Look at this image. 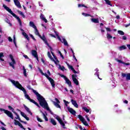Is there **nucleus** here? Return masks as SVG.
I'll return each mask as SVG.
<instances>
[{
	"label": "nucleus",
	"mask_w": 130,
	"mask_h": 130,
	"mask_svg": "<svg viewBox=\"0 0 130 130\" xmlns=\"http://www.w3.org/2000/svg\"><path fill=\"white\" fill-rule=\"evenodd\" d=\"M78 118L80 119V121H81L82 122L83 121H84V119H85V118H84L82 116V115H78Z\"/></svg>",
	"instance_id": "nucleus-32"
},
{
	"label": "nucleus",
	"mask_w": 130,
	"mask_h": 130,
	"mask_svg": "<svg viewBox=\"0 0 130 130\" xmlns=\"http://www.w3.org/2000/svg\"><path fill=\"white\" fill-rule=\"evenodd\" d=\"M13 113H14V114H15V115H16V116H17L15 118V119H18V120H19V121H21V118H20V116H19L18 113H17V112H13Z\"/></svg>",
	"instance_id": "nucleus-25"
},
{
	"label": "nucleus",
	"mask_w": 130,
	"mask_h": 130,
	"mask_svg": "<svg viewBox=\"0 0 130 130\" xmlns=\"http://www.w3.org/2000/svg\"><path fill=\"white\" fill-rule=\"evenodd\" d=\"M35 30V34L36 35H37L38 36H40V34H39V31H38V29H37V27L36 28H34Z\"/></svg>",
	"instance_id": "nucleus-29"
},
{
	"label": "nucleus",
	"mask_w": 130,
	"mask_h": 130,
	"mask_svg": "<svg viewBox=\"0 0 130 130\" xmlns=\"http://www.w3.org/2000/svg\"><path fill=\"white\" fill-rule=\"evenodd\" d=\"M13 1L15 6H16L17 8H19V9H20V8H22V6H21V4L20 3V2H19V0H13Z\"/></svg>",
	"instance_id": "nucleus-13"
},
{
	"label": "nucleus",
	"mask_w": 130,
	"mask_h": 130,
	"mask_svg": "<svg viewBox=\"0 0 130 130\" xmlns=\"http://www.w3.org/2000/svg\"><path fill=\"white\" fill-rule=\"evenodd\" d=\"M54 58L55 59V60L57 61V62H59V60H58L56 56H54Z\"/></svg>",
	"instance_id": "nucleus-58"
},
{
	"label": "nucleus",
	"mask_w": 130,
	"mask_h": 130,
	"mask_svg": "<svg viewBox=\"0 0 130 130\" xmlns=\"http://www.w3.org/2000/svg\"><path fill=\"white\" fill-rule=\"evenodd\" d=\"M29 36H30V37H31V38H32V39H33V40H34V41H36V40L35 39V38H34V36H32V34H29Z\"/></svg>",
	"instance_id": "nucleus-51"
},
{
	"label": "nucleus",
	"mask_w": 130,
	"mask_h": 130,
	"mask_svg": "<svg viewBox=\"0 0 130 130\" xmlns=\"http://www.w3.org/2000/svg\"><path fill=\"white\" fill-rule=\"evenodd\" d=\"M117 61H118V62H119L120 63H122L123 64V63H125L124 62L122 61L121 60H119V59H116Z\"/></svg>",
	"instance_id": "nucleus-53"
},
{
	"label": "nucleus",
	"mask_w": 130,
	"mask_h": 130,
	"mask_svg": "<svg viewBox=\"0 0 130 130\" xmlns=\"http://www.w3.org/2000/svg\"><path fill=\"white\" fill-rule=\"evenodd\" d=\"M126 46H127L128 49H129V50H130V44H127Z\"/></svg>",
	"instance_id": "nucleus-64"
},
{
	"label": "nucleus",
	"mask_w": 130,
	"mask_h": 130,
	"mask_svg": "<svg viewBox=\"0 0 130 130\" xmlns=\"http://www.w3.org/2000/svg\"><path fill=\"white\" fill-rule=\"evenodd\" d=\"M59 68L60 70H61V71H64V67H63V66L61 67V66L60 64H59Z\"/></svg>",
	"instance_id": "nucleus-45"
},
{
	"label": "nucleus",
	"mask_w": 130,
	"mask_h": 130,
	"mask_svg": "<svg viewBox=\"0 0 130 130\" xmlns=\"http://www.w3.org/2000/svg\"><path fill=\"white\" fill-rule=\"evenodd\" d=\"M9 57L12 60V62L9 63V66L12 67V68L15 70V66L14 64H16V60H15V59H14V56H13L12 54L9 55Z\"/></svg>",
	"instance_id": "nucleus-6"
},
{
	"label": "nucleus",
	"mask_w": 130,
	"mask_h": 130,
	"mask_svg": "<svg viewBox=\"0 0 130 130\" xmlns=\"http://www.w3.org/2000/svg\"><path fill=\"white\" fill-rule=\"evenodd\" d=\"M14 124L15 125H18V126H20V127H21V128H22L24 130H26V128L24 127L23 126V125H22V124L21 123H20V122L16 119H14Z\"/></svg>",
	"instance_id": "nucleus-8"
},
{
	"label": "nucleus",
	"mask_w": 130,
	"mask_h": 130,
	"mask_svg": "<svg viewBox=\"0 0 130 130\" xmlns=\"http://www.w3.org/2000/svg\"><path fill=\"white\" fill-rule=\"evenodd\" d=\"M56 119H57V120H58V122L60 123V124H61V125H62V126L63 127V128H64V126H66V124L64 123H67V121H62V120H61V119L59 118L58 117V116H57L56 117Z\"/></svg>",
	"instance_id": "nucleus-7"
},
{
	"label": "nucleus",
	"mask_w": 130,
	"mask_h": 130,
	"mask_svg": "<svg viewBox=\"0 0 130 130\" xmlns=\"http://www.w3.org/2000/svg\"><path fill=\"white\" fill-rule=\"evenodd\" d=\"M65 81L66 82V83L68 84L69 87H72V82H71L69 78H67L66 79H65Z\"/></svg>",
	"instance_id": "nucleus-20"
},
{
	"label": "nucleus",
	"mask_w": 130,
	"mask_h": 130,
	"mask_svg": "<svg viewBox=\"0 0 130 130\" xmlns=\"http://www.w3.org/2000/svg\"><path fill=\"white\" fill-rule=\"evenodd\" d=\"M17 110L18 111L20 112V114H21V116L24 117V118H25V119H26V120H29V117H27V115L26 114H25V113L21 111V110H20L19 109H17Z\"/></svg>",
	"instance_id": "nucleus-11"
},
{
	"label": "nucleus",
	"mask_w": 130,
	"mask_h": 130,
	"mask_svg": "<svg viewBox=\"0 0 130 130\" xmlns=\"http://www.w3.org/2000/svg\"><path fill=\"white\" fill-rule=\"evenodd\" d=\"M53 104L57 108H61L60 105L59 104V103L53 102Z\"/></svg>",
	"instance_id": "nucleus-28"
},
{
	"label": "nucleus",
	"mask_w": 130,
	"mask_h": 130,
	"mask_svg": "<svg viewBox=\"0 0 130 130\" xmlns=\"http://www.w3.org/2000/svg\"><path fill=\"white\" fill-rule=\"evenodd\" d=\"M62 43H64V45H65L66 46H69V44H68V42L67 41V40H66V39L63 38L62 39Z\"/></svg>",
	"instance_id": "nucleus-26"
},
{
	"label": "nucleus",
	"mask_w": 130,
	"mask_h": 130,
	"mask_svg": "<svg viewBox=\"0 0 130 130\" xmlns=\"http://www.w3.org/2000/svg\"><path fill=\"white\" fill-rule=\"evenodd\" d=\"M31 54L32 55L34 56V57H37V56H38V53H37V51L35 50H32L31 51Z\"/></svg>",
	"instance_id": "nucleus-18"
},
{
	"label": "nucleus",
	"mask_w": 130,
	"mask_h": 130,
	"mask_svg": "<svg viewBox=\"0 0 130 130\" xmlns=\"http://www.w3.org/2000/svg\"><path fill=\"white\" fill-rule=\"evenodd\" d=\"M37 119L38 121H39V122H42L43 121V120H42L41 119H40V118H39L38 117V116H37Z\"/></svg>",
	"instance_id": "nucleus-47"
},
{
	"label": "nucleus",
	"mask_w": 130,
	"mask_h": 130,
	"mask_svg": "<svg viewBox=\"0 0 130 130\" xmlns=\"http://www.w3.org/2000/svg\"><path fill=\"white\" fill-rule=\"evenodd\" d=\"M105 2H106V4H107V5H108L109 6H110L111 7H112V4H111V2H110V1H109V0H105Z\"/></svg>",
	"instance_id": "nucleus-33"
},
{
	"label": "nucleus",
	"mask_w": 130,
	"mask_h": 130,
	"mask_svg": "<svg viewBox=\"0 0 130 130\" xmlns=\"http://www.w3.org/2000/svg\"><path fill=\"white\" fill-rule=\"evenodd\" d=\"M94 75H95V76H97L98 79H99L100 80H102V79H101V78H100L99 77V73L95 72V73H94Z\"/></svg>",
	"instance_id": "nucleus-48"
},
{
	"label": "nucleus",
	"mask_w": 130,
	"mask_h": 130,
	"mask_svg": "<svg viewBox=\"0 0 130 130\" xmlns=\"http://www.w3.org/2000/svg\"><path fill=\"white\" fill-rule=\"evenodd\" d=\"M82 109L83 110H84V111L86 112L87 113L90 112V110H89V109L87 108V107H83Z\"/></svg>",
	"instance_id": "nucleus-30"
},
{
	"label": "nucleus",
	"mask_w": 130,
	"mask_h": 130,
	"mask_svg": "<svg viewBox=\"0 0 130 130\" xmlns=\"http://www.w3.org/2000/svg\"><path fill=\"white\" fill-rule=\"evenodd\" d=\"M126 80H130V73H128L126 74Z\"/></svg>",
	"instance_id": "nucleus-49"
},
{
	"label": "nucleus",
	"mask_w": 130,
	"mask_h": 130,
	"mask_svg": "<svg viewBox=\"0 0 130 130\" xmlns=\"http://www.w3.org/2000/svg\"><path fill=\"white\" fill-rule=\"evenodd\" d=\"M48 56L50 58L52 61H54L55 64H57V62H56V61H55V60H54V59L52 57V56H51V54H50V52H48Z\"/></svg>",
	"instance_id": "nucleus-14"
},
{
	"label": "nucleus",
	"mask_w": 130,
	"mask_h": 130,
	"mask_svg": "<svg viewBox=\"0 0 130 130\" xmlns=\"http://www.w3.org/2000/svg\"><path fill=\"white\" fill-rule=\"evenodd\" d=\"M40 19H41V20H42V21H44L45 23H47V19L45 18V17H44V15H43V14L41 13L40 14Z\"/></svg>",
	"instance_id": "nucleus-16"
},
{
	"label": "nucleus",
	"mask_w": 130,
	"mask_h": 130,
	"mask_svg": "<svg viewBox=\"0 0 130 130\" xmlns=\"http://www.w3.org/2000/svg\"><path fill=\"white\" fill-rule=\"evenodd\" d=\"M22 35L25 38H26V39H27L28 41H30V38H29L28 35H27V33L22 32Z\"/></svg>",
	"instance_id": "nucleus-19"
},
{
	"label": "nucleus",
	"mask_w": 130,
	"mask_h": 130,
	"mask_svg": "<svg viewBox=\"0 0 130 130\" xmlns=\"http://www.w3.org/2000/svg\"><path fill=\"white\" fill-rule=\"evenodd\" d=\"M85 118H86L87 120L88 121V122H90V119L89 118L88 115H86Z\"/></svg>",
	"instance_id": "nucleus-59"
},
{
	"label": "nucleus",
	"mask_w": 130,
	"mask_h": 130,
	"mask_svg": "<svg viewBox=\"0 0 130 130\" xmlns=\"http://www.w3.org/2000/svg\"><path fill=\"white\" fill-rule=\"evenodd\" d=\"M52 50H53V49H52V50L50 49V51H51V53L52 54V55L53 56H55V55L54 54V53L53 52H52Z\"/></svg>",
	"instance_id": "nucleus-55"
},
{
	"label": "nucleus",
	"mask_w": 130,
	"mask_h": 130,
	"mask_svg": "<svg viewBox=\"0 0 130 130\" xmlns=\"http://www.w3.org/2000/svg\"><path fill=\"white\" fill-rule=\"evenodd\" d=\"M43 115V117L44 118V119L46 121H48V118H47V117L46 116V115H45V114H44V113L42 112Z\"/></svg>",
	"instance_id": "nucleus-35"
},
{
	"label": "nucleus",
	"mask_w": 130,
	"mask_h": 130,
	"mask_svg": "<svg viewBox=\"0 0 130 130\" xmlns=\"http://www.w3.org/2000/svg\"><path fill=\"white\" fill-rule=\"evenodd\" d=\"M39 37H40V38L44 42L46 45H47L51 50H52V47L49 45V44L48 43V42H47V40L46 39V38H45V36L44 35H43V36L40 35Z\"/></svg>",
	"instance_id": "nucleus-5"
},
{
	"label": "nucleus",
	"mask_w": 130,
	"mask_h": 130,
	"mask_svg": "<svg viewBox=\"0 0 130 130\" xmlns=\"http://www.w3.org/2000/svg\"><path fill=\"white\" fill-rule=\"evenodd\" d=\"M3 8H4V9L6 10V11H7L8 13H10L11 15H12L14 17V18L17 19V21L19 22V25L20 26V27H22V21H21V19H20V17L17 16V15H16L15 13H14V12L12 11V9H10V8H9L8 6H6L5 5H3Z\"/></svg>",
	"instance_id": "nucleus-3"
},
{
	"label": "nucleus",
	"mask_w": 130,
	"mask_h": 130,
	"mask_svg": "<svg viewBox=\"0 0 130 130\" xmlns=\"http://www.w3.org/2000/svg\"><path fill=\"white\" fill-rule=\"evenodd\" d=\"M13 43H14L16 47H17V43L16 42V38L14 36L13 38Z\"/></svg>",
	"instance_id": "nucleus-50"
},
{
	"label": "nucleus",
	"mask_w": 130,
	"mask_h": 130,
	"mask_svg": "<svg viewBox=\"0 0 130 130\" xmlns=\"http://www.w3.org/2000/svg\"><path fill=\"white\" fill-rule=\"evenodd\" d=\"M82 123H83V124L84 125H85V126H89V124H88V123L87 122V121L85 120V119L84 120V121H83V122H82Z\"/></svg>",
	"instance_id": "nucleus-36"
},
{
	"label": "nucleus",
	"mask_w": 130,
	"mask_h": 130,
	"mask_svg": "<svg viewBox=\"0 0 130 130\" xmlns=\"http://www.w3.org/2000/svg\"><path fill=\"white\" fill-rule=\"evenodd\" d=\"M23 107H24V109L26 110V111H27V112L29 113V114H30V115H33V113H32V112H31V110H30V109L29 108H28L26 105H23Z\"/></svg>",
	"instance_id": "nucleus-15"
},
{
	"label": "nucleus",
	"mask_w": 130,
	"mask_h": 130,
	"mask_svg": "<svg viewBox=\"0 0 130 130\" xmlns=\"http://www.w3.org/2000/svg\"><path fill=\"white\" fill-rule=\"evenodd\" d=\"M50 122L53 124V125H56V121H55V120L53 118H51Z\"/></svg>",
	"instance_id": "nucleus-23"
},
{
	"label": "nucleus",
	"mask_w": 130,
	"mask_h": 130,
	"mask_svg": "<svg viewBox=\"0 0 130 130\" xmlns=\"http://www.w3.org/2000/svg\"><path fill=\"white\" fill-rule=\"evenodd\" d=\"M5 22H6V23H7L8 24H10V25H11V26H12V24L11 23V22H10V20H9V19L6 18L5 19Z\"/></svg>",
	"instance_id": "nucleus-44"
},
{
	"label": "nucleus",
	"mask_w": 130,
	"mask_h": 130,
	"mask_svg": "<svg viewBox=\"0 0 130 130\" xmlns=\"http://www.w3.org/2000/svg\"><path fill=\"white\" fill-rule=\"evenodd\" d=\"M67 66L70 70H71L72 72L74 73V74H78V72L75 70V69H74V67H73L72 66L70 65V64L67 63Z\"/></svg>",
	"instance_id": "nucleus-12"
},
{
	"label": "nucleus",
	"mask_w": 130,
	"mask_h": 130,
	"mask_svg": "<svg viewBox=\"0 0 130 130\" xmlns=\"http://www.w3.org/2000/svg\"><path fill=\"white\" fill-rule=\"evenodd\" d=\"M8 40L10 42H13V39L11 37L8 38Z\"/></svg>",
	"instance_id": "nucleus-57"
},
{
	"label": "nucleus",
	"mask_w": 130,
	"mask_h": 130,
	"mask_svg": "<svg viewBox=\"0 0 130 130\" xmlns=\"http://www.w3.org/2000/svg\"><path fill=\"white\" fill-rule=\"evenodd\" d=\"M106 29L107 32H111V29L109 27H106Z\"/></svg>",
	"instance_id": "nucleus-54"
},
{
	"label": "nucleus",
	"mask_w": 130,
	"mask_h": 130,
	"mask_svg": "<svg viewBox=\"0 0 130 130\" xmlns=\"http://www.w3.org/2000/svg\"><path fill=\"white\" fill-rule=\"evenodd\" d=\"M82 15H83V16H85V17H90V14H89L88 13H82Z\"/></svg>",
	"instance_id": "nucleus-46"
},
{
	"label": "nucleus",
	"mask_w": 130,
	"mask_h": 130,
	"mask_svg": "<svg viewBox=\"0 0 130 130\" xmlns=\"http://www.w3.org/2000/svg\"><path fill=\"white\" fill-rule=\"evenodd\" d=\"M121 76L122 78H125V77H126V74L125 73H122Z\"/></svg>",
	"instance_id": "nucleus-56"
},
{
	"label": "nucleus",
	"mask_w": 130,
	"mask_h": 130,
	"mask_svg": "<svg viewBox=\"0 0 130 130\" xmlns=\"http://www.w3.org/2000/svg\"><path fill=\"white\" fill-rule=\"evenodd\" d=\"M23 56L26 59H29V57H28L27 55H24Z\"/></svg>",
	"instance_id": "nucleus-62"
},
{
	"label": "nucleus",
	"mask_w": 130,
	"mask_h": 130,
	"mask_svg": "<svg viewBox=\"0 0 130 130\" xmlns=\"http://www.w3.org/2000/svg\"><path fill=\"white\" fill-rule=\"evenodd\" d=\"M57 38L58 39V40H59V41H60V42H62V41H61V39L60 38L59 36H57Z\"/></svg>",
	"instance_id": "nucleus-61"
},
{
	"label": "nucleus",
	"mask_w": 130,
	"mask_h": 130,
	"mask_svg": "<svg viewBox=\"0 0 130 130\" xmlns=\"http://www.w3.org/2000/svg\"><path fill=\"white\" fill-rule=\"evenodd\" d=\"M72 80L75 85H76L77 86L79 85V81L78 80V79H77V78H74L73 76Z\"/></svg>",
	"instance_id": "nucleus-21"
},
{
	"label": "nucleus",
	"mask_w": 130,
	"mask_h": 130,
	"mask_svg": "<svg viewBox=\"0 0 130 130\" xmlns=\"http://www.w3.org/2000/svg\"><path fill=\"white\" fill-rule=\"evenodd\" d=\"M8 108L10 109V110H12V112H15V109H14V108H13V107H12L11 106H9Z\"/></svg>",
	"instance_id": "nucleus-40"
},
{
	"label": "nucleus",
	"mask_w": 130,
	"mask_h": 130,
	"mask_svg": "<svg viewBox=\"0 0 130 130\" xmlns=\"http://www.w3.org/2000/svg\"><path fill=\"white\" fill-rule=\"evenodd\" d=\"M55 101H56V103H60V102L59 101V100H58V99H57V98H55Z\"/></svg>",
	"instance_id": "nucleus-60"
},
{
	"label": "nucleus",
	"mask_w": 130,
	"mask_h": 130,
	"mask_svg": "<svg viewBox=\"0 0 130 130\" xmlns=\"http://www.w3.org/2000/svg\"><path fill=\"white\" fill-rule=\"evenodd\" d=\"M43 76H45V77H46V78H47L48 80L50 79V77H49V76H48V75H47V74L46 73H44V74H43Z\"/></svg>",
	"instance_id": "nucleus-42"
},
{
	"label": "nucleus",
	"mask_w": 130,
	"mask_h": 130,
	"mask_svg": "<svg viewBox=\"0 0 130 130\" xmlns=\"http://www.w3.org/2000/svg\"><path fill=\"white\" fill-rule=\"evenodd\" d=\"M48 80L49 81L50 83H51V85L52 88H55V82L54 80L51 78H50Z\"/></svg>",
	"instance_id": "nucleus-10"
},
{
	"label": "nucleus",
	"mask_w": 130,
	"mask_h": 130,
	"mask_svg": "<svg viewBox=\"0 0 130 130\" xmlns=\"http://www.w3.org/2000/svg\"><path fill=\"white\" fill-rule=\"evenodd\" d=\"M67 109H68V111L70 113H71V114H72L73 115H76V114L77 113V112H76V111L73 110V108H72L70 107H68Z\"/></svg>",
	"instance_id": "nucleus-9"
},
{
	"label": "nucleus",
	"mask_w": 130,
	"mask_h": 130,
	"mask_svg": "<svg viewBox=\"0 0 130 130\" xmlns=\"http://www.w3.org/2000/svg\"><path fill=\"white\" fill-rule=\"evenodd\" d=\"M78 8L83 7V8H87V6H85L84 4H78Z\"/></svg>",
	"instance_id": "nucleus-39"
},
{
	"label": "nucleus",
	"mask_w": 130,
	"mask_h": 130,
	"mask_svg": "<svg viewBox=\"0 0 130 130\" xmlns=\"http://www.w3.org/2000/svg\"><path fill=\"white\" fill-rule=\"evenodd\" d=\"M4 56L5 55H4V53L0 52V60H1V61H5V59L2 58L4 57Z\"/></svg>",
	"instance_id": "nucleus-27"
},
{
	"label": "nucleus",
	"mask_w": 130,
	"mask_h": 130,
	"mask_svg": "<svg viewBox=\"0 0 130 130\" xmlns=\"http://www.w3.org/2000/svg\"><path fill=\"white\" fill-rule=\"evenodd\" d=\"M120 50H122V49H126V47L125 46L123 45L119 47Z\"/></svg>",
	"instance_id": "nucleus-37"
},
{
	"label": "nucleus",
	"mask_w": 130,
	"mask_h": 130,
	"mask_svg": "<svg viewBox=\"0 0 130 130\" xmlns=\"http://www.w3.org/2000/svg\"><path fill=\"white\" fill-rule=\"evenodd\" d=\"M59 76H60L61 78H63V79H66L68 77L67 76L62 75V74H60Z\"/></svg>",
	"instance_id": "nucleus-52"
},
{
	"label": "nucleus",
	"mask_w": 130,
	"mask_h": 130,
	"mask_svg": "<svg viewBox=\"0 0 130 130\" xmlns=\"http://www.w3.org/2000/svg\"><path fill=\"white\" fill-rule=\"evenodd\" d=\"M91 20L93 23H99V19H98V18H91Z\"/></svg>",
	"instance_id": "nucleus-24"
},
{
	"label": "nucleus",
	"mask_w": 130,
	"mask_h": 130,
	"mask_svg": "<svg viewBox=\"0 0 130 130\" xmlns=\"http://www.w3.org/2000/svg\"><path fill=\"white\" fill-rule=\"evenodd\" d=\"M23 75L24 77H27V71H26V69H25V67H23Z\"/></svg>",
	"instance_id": "nucleus-31"
},
{
	"label": "nucleus",
	"mask_w": 130,
	"mask_h": 130,
	"mask_svg": "<svg viewBox=\"0 0 130 130\" xmlns=\"http://www.w3.org/2000/svg\"><path fill=\"white\" fill-rule=\"evenodd\" d=\"M17 12H18V13H19V15H20V16H22V17L26 18V16H25V15L24 14V13H23V12L22 11H20L18 10Z\"/></svg>",
	"instance_id": "nucleus-34"
},
{
	"label": "nucleus",
	"mask_w": 130,
	"mask_h": 130,
	"mask_svg": "<svg viewBox=\"0 0 130 130\" xmlns=\"http://www.w3.org/2000/svg\"><path fill=\"white\" fill-rule=\"evenodd\" d=\"M10 82L15 86L16 88L18 89H19V90H21V91H23L24 96L27 100H29L30 102H31V103H34V104H35L39 108H40V106H39V104L37 103L35 101L30 98V96H29V95L27 94V91H26V89L25 88H24L21 84L18 81H16L15 80H10Z\"/></svg>",
	"instance_id": "nucleus-2"
},
{
	"label": "nucleus",
	"mask_w": 130,
	"mask_h": 130,
	"mask_svg": "<svg viewBox=\"0 0 130 130\" xmlns=\"http://www.w3.org/2000/svg\"><path fill=\"white\" fill-rule=\"evenodd\" d=\"M107 39H111V38H112V37L111 34L107 33Z\"/></svg>",
	"instance_id": "nucleus-38"
},
{
	"label": "nucleus",
	"mask_w": 130,
	"mask_h": 130,
	"mask_svg": "<svg viewBox=\"0 0 130 130\" xmlns=\"http://www.w3.org/2000/svg\"><path fill=\"white\" fill-rule=\"evenodd\" d=\"M0 111H4V113H5V114H6L8 117H10L11 118V119H14V115H13V113L11 112V111L3 108H0Z\"/></svg>",
	"instance_id": "nucleus-4"
},
{
	"label": "nucleus",
	"mask_w": 130,
	"mask_h": 130,
	"mask_svg": "<svg viewBox=\"0 0 130 130\" xmlns=\"http://www.w3.org/2000/svg\"><path fill=\"white\" fill-rule=\"evenodd\" d=\"M118 33L120 35H124V32H123L122 30H118Z\"/></svg>",
	"instance_id": "nucleus-41"
},
{
	"label": "nucleus",
	"mask_w": 130,
	"mask_h": 130,
	"mask_svg": "<svg viewBox=\"0 0 130 130\" xmlns=\"http://www.w3.org/2000/svg\"><path fill=\"white\" fill-rule=\"evenodd\" d=\"M27 88L28 90H31L32 91L33 93L36 95L37 97V100H38L40 106H41L43 108H44V109H46L48 111H50L51 114H52V113H51V111L50 110V109L49 108V107H48V104H47V102L45 100V99L43 98V96H41L38 92H37L36 90H35L34 89L31 88V86L29 85H28L27 86Z\"/></svg>",
	"instance_id": "nucleus-1"
},
{
	"label": "nucleus",
	"mask_w": 130,
	"mask_h": 130,
	"mask_svg": "<svg viewBox=\"0 0 130 130\" xmlns=\"http://www.w3.org/2000/svg\"><path fill=\"white\" fill-rule=\"evenodd\" d=\"M122 39L123 40H126V39H127L126 37L125 36H123L122 38Z\"/></svg>",
	"instance_id": "nucleus-63"
},
{
	"label": "nucleus",
	"mask_w": 130,
	"mask_h": 130,
	"mask_svg": "<svg viewBox=\"0 0 130 130\" xmlns=\"http://www.w3.org/2000/svg\"><path fill=\"white\" fill-rule=\"evenodd\" d=\"M71 102H72L73 105H74V106L75 107H76V108H78L79 105H78V103H77V101L72 99V100H71Z\"/></svg>",
	"instance_id": "nucleus-17"
},
{
	"label": "nucleus",
	"mask_w": 130,
	"mask_h": 130,
	"mask_svg": "<svg viewBox=\"0 0 130 130\" xmlns=\"http://www.w3.org/2000/svg\"><path fill=\"white\" fill-rule=\"evenodd\" d=\"M29 26L30 27H32V28H34V29H36V25H35V24H34V22L32 21L29 22Z\"/></svg>",
	"instance_id": "nucleus-22"
},
{
	"label": "nucleus",
	"mask_w": 130,
	"mask_h": 130,
	"mask_svg": "<svg viewBox=\"0 0 130 130\" xmlns=\"http://www.w3.org/2000/svg\"><path fill=\"white\" fill-rule=\"evenodd\" d=\"M58 53H59V54H60L61 57H62V59H64V57L63 56V55H62V54L61 53V52H60V51H58Z\"/></svg>",
	"instance_id": "nucleus-43"
}]
</instances>
